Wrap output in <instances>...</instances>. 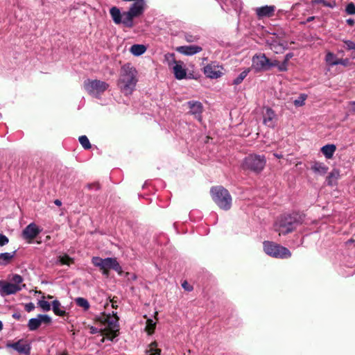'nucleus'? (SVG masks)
Listing matches in <instances>:
<instances>
[{"label":"nucleus","instance_id":"obj_1","mask_svg":"<svg viewBox=\"0 0 355 355\" xmlns=\"http://www.w3.org/2000/svg\"><path fill=\"white\" fill-rule=\"evenodd\" d=\"M139 81L138 71L130 63L123 65L120 69L117 86L125 96L131 95Z\"/></svg>","mask_w":355,"mask_h":355},{"label":"nucleus","instance_id":"obj_2","mask_svg":"<svg viewBox=\"0 0 355 355\" xmlns=\"http://www.w3.org/2000/svg\"><path fill=\"white\" fill-rule=\"evenodd\" d=\"M300 222L296 215L286 214L282 216L275 222V230L279 234H287L293 232Z\"/></svg>","mask_w":355,"mask_h":355},{"label":"nucleus","instance_id":"obj_3","mask_svg":"<svg viewBox=\"0 0 355 355\" xmlns=\"http://www.w3.org/2000/svg\"><path fill=\"white\" fill-rule=\"evenodd\" d=\"M215 203L222 209L229 210L232 206V197L229 191L221 186L214 187L210 191Z\"/></svg>","mask_w":355,"mask_h":355},{"label":"nucleus","instance_id":"obj_4","mask_svg":"<svg viewBox=\"0 0 355 355\" xmlns=\"http://www.w3.org/2000/svg\"><path fill=\"white\" fill-rule=\"evenodd\" d=\"M266 163V159L264 155L250 154L243 159L241 168L245 171L259 173L263 171Z\"/></svg>","mask_w":355,"mask_h":355},{"label":"nucleus","instance_id":"obj_5","mask_svg":"<svg viewBox=\"0 0 355 355\" xmlns=\"http://www.w3.org/2000/svg\"><path fill=\"white\" fill-rule=\"evenodd\" d=\"M92 263L96 266L99 268L103 272V275L107 276L109 270L112 269L118 272L121 271V267L115 258L107 257L102 259L99 257H94L92 259Z\"/></svg>","mask_w":355,"mask_h":355},{"label":"nucleus","instance_id":"obj_6","mask_svg":"<svg viewBox=\"0 0 355 355\" xmlns=\"http://www.w3.org/2000/svg\"><path fill=\"white\" fill-rule=\"evenodd\" d=\"M263 250L268 255L275 258L287 259L291 256L288 248L271 241L263 242Z\"/></svg>","mask_w":355,"mask_h":355},{"label":"nucleus","instance_id":"obj_7","mask_svg":"<svg viewBox=\"0 0 355 355\" xmlns=\"http://www.w3.org/2000/svg\"><path fill=\"white\" fill-rule=\"evenodd\" d=\"M109 87V84L100 80L87 79L84 82L85 89L92 96L99 98Z\"/></svg>","mask_w":355,"mask_h":355},{"label":"nucleus","instance_id":"obj_8","mask_svg":"<svg viewBox=\"0 0 355 355\" xmlns=\"http://www.w3.org/2000/svg\"><path fill=\"white\" fill-rule=\"evenodd\" d=\"M146 8V3L145 0H137V1L132 3L128 11H125V22L128 25H131L132 28L134 26L133 19L137 17L141 16Z\"/></svg>","mask_w":355,"mask_h":355},{"label":"nucleus","instance_id":"obj_9","mask_svg":"<svg viewBox=\"0 0 355 355\" xmlns=\"http://www.w3.org/2000/svg\"><path fill=\"white\" fill-rule=\"evenodd\" d=\"M119 318L114 315H108L106 318V327L103 330V338L101 342L103 343L105 339L114 341V339L118 336L119 331Z\"/></svg>","mask_w":355,"mask_h":355},{"label":"nucleus","instance_id":"obj_10","mask_svg":"<svg viewBox=\"0 0 355 355\" xmlns=\"http://www.w3.org/2000/svg\"><path fill=\"white\" fill-rule=\"evenodd\" d=\"M269 59L264 53L255 55L252 58V68L255 72H259L268 69Z\"/></svg>","mask_w":355,"mask_h":355},{"label":"nucleus","instance_id":"obj_11","mask_svg":"<svg viewBox=\"0 0 355 355\" xmlns=\"http://www.w3.org/2000/svg\"><path fill=\"white\" fill-rule=\"evenodd\" d=\"M25 285L17 286L11 282H8L4 280L0 281V295L3 297L10 295H13L21 291Z\"/></svg>","mask_w":355,"mask_h":355},{"label":"nucleus","instance_id":"obj_12","mask_svg":"<svg viewBox=\"0 0 355 355\" xmlns=\"http://www.w3.org/2000/svg\"><path fill=\"white\" fill-rule=\"evenodd\" d=\"M110 14L114 24H121L126 28H132L131 25H128L125 22V11L121 12L119 8L113 6L110 9Z\"/></svg>","mask_w":355,"mask_h":355},{"label":"nucleus","instance_id":"obj_13","mask_svg":"<svg viewBox=\"0 0 355 355\" xmlns=\"http://www.w3.org/2000/svg\"><path fill=\"white\" fill-rule=\"evenodd\" d=\"M223 69L220 66L211 63L204 67L203 71L207 78L216 79L222 76L223 74Z\"/></svg>","mask_w":355,"mask_h":355},{"label":"nucleus","instance_id":"obj_14","mask_svg":"<svg viewBox=\"0 0 355 355\" xmlns=\"http://www.w3.org/2000/svg\"><path fill=\"white\" fill-rule=\"evenodd\" d=\"M6 347L7 348H12L19 354L29 355L31 353V346L27 344L24 340H19L15 343H8Z\"/></svg>","mask_w":355,"mask_h":355},{"label":"nucleus","instance_id":"obj_15","mask_svg":"<svg viewBox=\"0 0 355 355\" xmlns=\"http://www.w3.org/2000/svg\"><path fill=\"white\" fill-rule=\"evenodd\" d=\"M41 232V230L34 223L27 225L22 232V236L25 239L32 240Z\"/></svg>","mask_w":355,"mask_h":355},{"label":"nucleus","instance_id":"obj_16","mask_svg":"<svg viewBox=\"0 0 355 355\" xmlns=\"http://www.w3.org/2000/svg\"><path fill=\"white\" fill-rule=\"evenodd\" d=\"M221 8L225 11L234 10L239 12L242 8V3L239 0H219Z\"/></svg>","mask_w":355,"mask_h":355},{"label":"nucleus","instance_id":"obj_17","mask_svg":"<svg viewBox=\"0 0 355 355\" xmlns=\"http://www.w3.org/2000/svg\"><path fill=\"white\" fill-rule=\"evenodd\" d=\"M187 105L189 107V113L194 116V117L198 120H202V105L200 101H189Z\"/></svg>","mask_w":355,"mask_h":355},{"label":"nucleus","instance_id":"obj_18","mask_svg":"<svg viewBox=\"0 0 355 355\" xmlns=\"http://www.w3.org/2000/svg\"><path fill=\"white\" fill-rule=\"evenodd\" d=\"M202 48L198 45L180 46L176 48V51L185 55H193L201 52Z\"/></svg>","mask_w":355,"mask_h":355},{"label":"nucleus","instance_id":"obj_19","mask_svg":"<svg viewBox=\"0 0 355 355\" xmlns=\"http://www.w3.org/2000/svg\"><path fill=\"white\" fill-rule=\"evenodd\" d=\"M275 11V6H264L255 8V12L259 19L273 16Z\"/></svg>","mask_w":355,"mask_h":355},{"label":"nucleus","instance_id":"obj_20","mask_svg":"<svg viewBox=\"0 0 355 355\" xmlns=\"http://www.w3.org/2000/svg\"><path fill=\"white\" fill-rule=\"evenodd\" d=\"M277 121L275 112L270 107L266 109L263 114V123L270 128H274Z\"/></svg>","mask_w":355,"mask_h":355},{"label":"nucleus","instance_id":"obj_21","mask_svg":"<svg viewBox=\"0 0 355 355\" xmlns=\"http://www.w3.org/2000/svg\"><path fill=\"white\" fill-rule=\"evenodd\" d=\"M175 77L178 80L184 78L187 76L184 64L182 61H178L173 67Z\"/></svg>","mask_w":355,"mask_h":355},{"label":"nucleus","instance_id":"obj_22","mask_svg":"<svg viewBox=\"0 0 355 355\" xmlns=\"http://www.w3.org/2000/svg\"><path fill=\"white\" fill-rule=\"evenodd\" d=\"M268 44L269 45L270 49L275 53H277V54L282 53L284 51V49H286V46L284 44L278 42L276 40H268Z\"/></svg>","mask_w":355,"mask_h":355},{"label":"nucleus","instance_id":"obj_23","mask_svg":"<svg viewBox=\"0 0 355 355\" xmlns=\"http://www.w3.org/2000/svg\"><path fill=\"white\" fill-rule=\"evenodd\" d=\"M311 170L317 174L324 175L327 173L328 167L323 163L315 162L311 166Z\"/></svg>","mask_w":355,"mask_h":355},{"label":"nucleus","instance_id":"obj_24","mask_svg":"<svg viewBox=\"0 0 355 355\" xmlns=\"http://www.w3.org/2000/svg\"><path fill=\"white\" fill-rule=\"evenodd\" d=\"M336 150V147L334 144H327L321 148V152L327 159H331Z\"/></svg>","mask_w":355,"mask_h":355},{"label":"nucleus","instance_id":"obj_25","mask_svg":"<svg viewBox=\"0 0 355 355\" xmlns=\"http://www.w3.org/2000/svg\"><path fill=\"white\" fill-rule=\"evenodd\" d=\"M52 310L53 313L58 316H64L66 314L64 308L58 300H55L52 302Z\"/></svg>","mask_w":355,"mask_h":355},{"label":"nucleus","instance_id":"obj_26","mask_svg":"<svg viewBox=\"0 0 355 355\" xmlns=\"http://www.w3.org/2000/svg\"><path fill=\"white\" fill-rule=\"evenodd\" d=\"M146 51V47L144 44H133L130 49L131 53L135 56H139L144 54Z\"/></svg>","mask_w":355,"mask_h":355},{"label":"nucleus","instance_id":"obj_27","mask_svg":"<svg viewBox=\"0 0 355 355\" xmlns=\"http://www.w3.org/2000/svg\"><path fill=\"white\" fill-rule=\"evenodd\" d=\"M16 252H4L0 254V265H7L15 257Z\"/></svg>","mask_w":355,"mask_h":355},{"label":"nucleus","instance_id":"obj_28","mask_svg":"<svg viewBox=\"0 0 355 355\" xmlns=\"http://www.w3.org/2000/svg\"><path fill=\"white\" fill-rule=\"evenodd\" d=\"M313 4H322L323 6L329 8H335L337 7V3L336 0H313Z\"/></svg>","mask_w":355,"mask_h":355},{"label":"nucleus","instance_id":"obj_29","mask_svg":"<svg viewBox=\"0 0 355 355\" xmlns=\"http://www.w3.org/2000/svg\"><path fill=\"white\" fill-rule=\"evenodd\" d=\"M338 58H336V55L331 53V52H327L325 56V61L327 64L329 66H336V62L338 61Z\"/></svg>","mask_w":355,"mask_h":355},{"label":"nucleus","instance_id":"obj_30","mask_svg":"<svg viewBox=\"0 0 355 355\" xmlns=\"http://www.w3.org/2000/svg\"><path fill=\"white\" fill-rule=\"evenodd\" d=\"M75 302L78 306L82 307L85 311H87L90 307L88 300L85 298L77 297Z\"/></svg>","mask_w":355,"mask_h":355},{"label":"nucleus","instance_id":"obj_31","mask_svg":"<svg viewBox=\"0 0 355 355\" xmlns=\"http://www.w3.org/2000/svg\"><path fill=\"white\" fill-rule=\"evenodd\" d=\"M40 320L37 318H33L29 320L28 322V327L31 331L37 330L40 326Z\"/></svg>","mask_w":355,"mask_h":355},{"label":"nucleus","instance_id":"obj_32","mask_svg":"<svg viewBox=\"0 0 355 355\" xmlns=\"http://www.w3.org/2000/svg\"><path fill=\"white\" fill-rule=\"evenodd\" d=\"M250 72V69H246L243 71H242L234 80V85H239L242 83V81L245 79V78L248 76Z\"/></svg>","mask_w":355,"mask_h":355},{"label":"nucleus","instance_id":"obj_33","mask_svg":"<svg viewBox=\"0 0 355 355\" xmlns=\"http://www.w3.org/2000/svg\"><path fill=\"white\" fill-rule=\"evenodd\" d=\"M80 144L82 145V146L85 149L88 150L91 148V144L89 141V139L85 135H82L79 137L78 138Z\"/></svg>","mask_w":355,"mask_h":355},{"label":"nucleus","instance_id":"obj_34","mask_svg":"<svg viewBox=\"0 0 355 355\" xmlns=\"http://www.w3.org/2000/svg\"><path fill=\"white\" fill-rule=\"evenodd\" d=\"M156 322L152 319H148L146 320V330L148 334H152L155 329Z\"/></svg>","mask_w":355,"mask_h":355},{"label":"nucleus","instance_id":"obj_35","mask_svg":"<svg viewBox=\"0 0 355 355\" xmlns=\"http://www.w3.org/2000/svg\"><path fill=\"white\" fill-rule=\"evenodd\" d=\"M307 98V95L304 94H300L293 102L296 107H300L304 105V102Z\"/></svg>","mask_w":355,"mask_h":355},{"label":"nucleus","instance_id":"obj_36","mask_svg":"<svg viewBox=\"0 0 355 355\" xmlns=\"http://www.w3.org/2000/svg\"><path fill=\"white\" fill-rule=\"evenodd\" d=\"M37 318L40 320V324H50L52 321L51 318L50 316H49L48 315L39 314Z\"/></svg>","mask_w":355,"mask_h":355},{"label":"nucleus","instance_id":"obj_37","mask_svg":"<svg viewBox=\"0 0 355 355\" xmlns=\"http://www.w3.org/2000/svg\"><path fill=\"white\" fill-rule=\"evenodd\" d=\"M11 283L13 284H16L17 286H23L24 284H21L23 282V277L17 274H15L12 275L11 278Z\"/></svg>","mask_w":355,"mask_h":355},{"label":"nucleus","instance_id":"obj_38","mask_svg":"<svg viewBox=\"0 0 355 355\" xmlns=\"http://www.w3.org/2000/svg\"><path fill=\"white\" fill-rule=\"evenodd\" d=\"M38 306L42 309L44 311H49L51 310V304L49 302L41 300L38 302Z\"/></svg>","mask_w":355,"mask_h":355},{"label":"nucleus","instance_id":"obj_39","mask_svg":"<svg viewBox=\"0 0 355 355\" xmlns=\"http://www.w3.org/2000/svg\"><path fill=\"white\" fill-rule=\"evenodd\" d=\"M200 39L198 35H193L190 33L184 34V40L189 43L196 42Z\"/></svg>","mask_w":355,"mask_h":355},{"label":"nucleus","instance_id":"obj_40","mask_svg":"<svg viewBox=\"0 0 355 355\" xmlns=\"http://www.w3.org/2000/svg\"><path fill=\"white\" fill-rule=\"evenodd\" d=\"M58 261L63 265H69L73 260L68 255H64L58 257Z\"/></svg>","mask_w":355,"mask_h":355},{"label":"nucleus","instance_id":"obj_41","mask_svg":"<svg viewBox=\"0 0 355 355\" xmlns=\"http://www.w3.org/2000/svg\"><path fill=\"white\" fill-rule=\"evenodd\" d=\"M165 60L167 61L168 66H174L178 61L175 59L174 53H167L165 55Z\"/></svg>","mask_w":355,"mask_h":355},{"label":"nucleus","instance_id":"obj_42","mask_svg":"<svg viewBox=\"0 0 355 355\" xmlns=\"http://www.w3.org/2000/svg\"><path fill=\"white\" fill-rule=\"evenodd\" d=\"M345 12L347 15H355V4L352 2L349 3L345 7Z\"/></svg>","mask_w":355,"mask_h":355},{"label":"nucleus","instance_id":"obj_43","mask_svg":"<svg viewBox=\"0 0 355 355\" xmlns=\"http://www.w3.org/2000/svg\"><path fill=\"white\" fill-rule=\"evenodd\" d=\"M347 50H355V42L352 40H343Z\"/></svg>","mask_w":355,"mask_h":355},{"label":"nucleus","instance_id":"obj_44","mask_svg":"<svg viewBox=\"0 0 355 355\" xmlns=\"http://www.w3.org/2000/svg\"><path fill=\"white\" fill-rule=\"evenodd\" d=\"M349 60L348 58H340L338 60V61L336 62V65L340 64L344 67H347L349 64Z\"/></svg>","mask_w":355,"mask_h":355},{"label":"nucleus","instance_id":"obj_45","mask_svg":"<svg viewBox=\"0 0 355 355\" xmlns=\"http://www.w3.org/2000/svg\"><path fill=\"white\" fill-rule=\"evenodd\" d=\"M277 69L279 71H286L288 70V64L284 62H282V63L279 62L277 65Z\"/></svg>","mask_w":355,"mask_h":355},{"label":"nucleus","instance_id":"obj_46","mask_svg":"<svg viewBox=\"0 0 355 355\" xmlns=\"http://www.w3.org/2000/svg\"><path fill=\"white\" fill-rule=\"evenodd\" d=\"M8 243V239L6 236L0 234V246H3Z\"/></svg>","mask_w":355,"mask_h":355},{"label":"nucleus","instance_id":"obj_47","mask_svg":"<svg viewBox=\"0 0 355 355\" xmlns=\"http://www.w3.org/2000/svg\"><path fill=\"white\" fill-rule=\"evenodd\" d=\"M182 286L187 291H193V286H191L187 281L182 282Z\"/></svg>","mask_w":355,"mask_h":355},{"label":"nucleus","instance_id":"obj_48","mask_svg":"<svg viewBox=\"0 0 355 355\" xmlns=\"http://www.w3.org/2000/svg\"><path fill=\"white\" fill-rule=\"evenodd\" d=\"M35 306L33 302H29L25 304V310L27 312H31L35 309Z\"/></svg>","mask_w":355,"mask_h":355},{"label":"nucleus","instance_id":"obj_49","mask_svg":"<svg viewBox=\"0 0 355 355\" xmlns=\"http://www.w3.org/2000/svg\"><path fill=\"white\" fill-rule=\"evenodd\" d=\"M293 57V53H287L285 57H284V60L283 62H284L285 63H286L288 64V61L290 60V59H291Z\"/></svg>","mask_w":355,"mask_h":355},{"label":"nucleus","instance_id":"obj_50","mask_svg":"<svg viewBox=\"0 0 355 355\" xmlns=\"http://www.w3.org/2000/svg\"><path fill=\"white\" fill-rule=\"evenodd\" d=\"M278 64H279V61H277V60H274L272 61L269 60L268 69H270V67H277Z\"/></svg>","mask_w":355,"mask_h":355},{"label":"nucleus","instance_id":"obj_51","mask_svg":"<svg viewBox=\"0 0 355 355\" xmlns=\"http://www.w3.org/2000/svg\"><path fill=\"white\" fill-rule=\"evenodd\" d=\"M87 187L90 189H94L96 190H98L100 188L99 184L98 183L89 184H87Z\"/></svg>","mask_w":355,"mask_h":355},{"label":"nucleus","instance_id":"obj_52","mask_svg":"<svg viewBox=\"0 0 355 355\" xmlns=\"http://www.w3.org/2000/svg\"><path fill=\"white\" fill-rule=\"evenodd\" d=\"M89 329H90V333L92 334H97L99 331L98 329L96 327H92V326L90 327Z\"/></svg>","mask_w":355,"mask_h":355},{"label":"nucleus","instance_id":"obj_53","mask_svg":"<svg viewBox=\"0 0 355 355\" xmlns=\"http://www.w3.org/2000/svg\"><path fill=\"white\" fill-rule=\"evenodd\" d=\"M346 22H347V24L349 26H353L354 25V24H355L354 20L353 19H351V18L347 19L346 20Z\"/></svg>","mask_w":355,"mask_h":355},{"label":"nucleus","instance_id":"obj_54","mask_svg":"<svg viewBox=\"0 0 355 355\" xmlns=\"http://www.w3.org/2000/svg\"><path fill=\"white\" fill-rule=\"evenodd\" d=\"M349 105L351 106L352 110L355 112V101H350Z\"/></svg>","mask_w":355,"mask_h":355},{"label":"nucleus","instance_id":"obj_55","mask_svg":"<svg viewBox=\"0 0 355 355\" xmlns=\"http://www.w3.org/2000/svg\"><path fill=\"white\" fill-rule=\"evenodd\" d=\"M54 203L57 206H60L62 205V202L60 200H58V199L54 201Z\"/></svg>","mask_w":355,"mask_h":355},{"label":"nucleus","instance_id":"obj_56","mask_svg":"<svg viewBox=\"0 0 355 355\" xmlns=\"http://www.w3.org/2000/svg\"><path fill=\"white\" fill-rule=\"evenodd\" d=\"M333 177H335V174L334 172H331L329 175L328 176V180H329V182H330V179Z\"/></svg>","mask_w":355,"mask_h":355},{"label":"nucleus","instance_id":"obj_57","mask_svg":"<svg viewBox=\"0 0 355 355\" xmlns=\"http://www.w3.org/2000/svg\"><path fill=\"white\" fill-rule=\"evenodd\" d=\"M12 317H13L14 318H16V319H18V320H19V319L20 318V315H19V314H18V313H14V314L12 315Z\"/></svg>","mask_w":355,"mask_h":355},{"label":"nucleus","instance_id":"obj_58","mask_svg":"<svg viewBox=\"0 0 355 355\" xmlns=\"http://www.w3.org/2000/svg\"><path fill=\"white\" fill-rule=\"evenodd\" d=\"M315 17H309V18H307L306 19V22H310L311 21H313Z\"/></svg>","mask_w":355,"mask_h":355},{"label":"nucleus","instance_id":"obj_59","mask_svg":"<svg viewBox=\"0 0 355 355\" xmlns=\"http://www.w3.org/2000/svg\"><path fill=\"white\" fill-rule=\"evenodd\" d=\"M3 328V323L0 320V331Z\"/></svg>","mask_w":355,"mask_h":355},{"label":"nucleus","instance_id":"obj_60","mask_svg":"<svg viewBox=\"0 0 355 355\" xmlns=\"http://www.w3.org/2000/svg\"><path fill=\"white\" fill-rule=\"evenodd\" d=\"M58 355H68V354L67 352H62L60 353Z\"/></svg>","mask_w":355,"mask_h":355},{"label":"nucleus","instance_id":"obj_61","mask_svg":"<svg viewBox=\"0 0 355 355\" xmlns=\"http://www.w3.org/2000/svg\"><path fill=\"white\" fill-rule=\"evenodd\" d=\"M275 155L277 157H278V158L282 157V155H277V154H275Z\"/></svg>","mask_w":355,"mask_h":355},{"label":"nucleus","instance_id":"obj_62","mask_svg":"<svg viewBox=\"0 0 355 355\" xmlns=\"http://www.w3.org/2000/svg\"><path fill=\"white\" fill-rule=\"evenodd\" d=\"M47 298H48V299H52V298H53V296H51V295H48Z\"/></svg>","mask_w":355,"mask_h":355}]
</instances>
